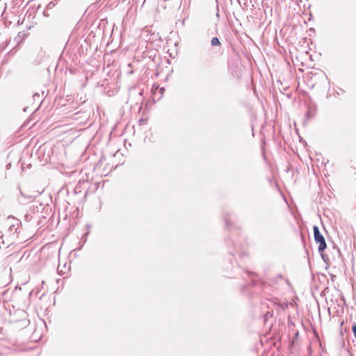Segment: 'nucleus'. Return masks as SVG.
I'll return each mask as SVG.
<instances>
[{
  "instance_id": "f257e3e1",
  "label": "nucleus",
  "mask_w": 356,
  "mask_h": 356,
  "mask_svg": "<svg viewBox=\"0 0 356 356\" xmlns=\"http://www.w3.org/2000/svg\"><path fill=\"white\" fill-rule=\"evenodd\" d=\"M314 240L316 243L319 244L318 252L321 254V257L324 261H325V257L323 254V252L326 249L327 244L324 236L321 234L318 226L315 225L313 227Z\"/></svg>"
},
{
  "instance_id": "f03ea898",
  "label": "nucleus",
  "mask_w": 356,
  "mask_h": 356,
  "mask_svg": "<svg viewBox=\"0 0 356 356\" xmlns=\"http://www.w3.org/2000/svg\"><path fill=\"white\" fill-rule=\"evenodd\" d=\"M211 44L212 46H219L220 45V42L218 38L214 37L211 39Z\"/></svg>"
},
{
  "instance_id": "7ed1b4c3",
  "label": "nucleus",
  "mask_w": 356,
  "mask_h": 356,
  "mask_svg": "<svg viewBox=\"0 0 356 356\" xmlns=\"http://www.w3.org/2000/svg\"><path fill=\"white\" fill-rule=\"evenodd\" d=\"M352 330H353L354 336L356 338V323L353 325Z\"/></svg>"
},
{
  "instance_id": "20e7f679",
  "label": "nucleus",
  "mask_w": 356,
  "mask_h": 356,
  "mask_svg": "<svg viewBox=\"0 0 356 356\" xmlns=\"http://www.w3.org/2000/svg\"><path fill=\"white\" fill-rule=\"evenodd\" d=\"M307 115L308 116V118H312V116L311 115V112L309 110L307 113Z\"/></svg>"
},
{
  "instance_id": "39448f33",
  "label": "nucleus",
  "mask_w": 356,
  "mask_h": 356,
  "mask_svg": "<svg viewBox=\"0 0 356 356\" xmlns=\"http://www.w3.org/2000/svg\"><path fill=\"white\" fill-rule=\"evenodd\" d=\"M58 270L59 273H60L63 271L62 270H60V266H58Z\"/></svg>"
}]
</instances>
